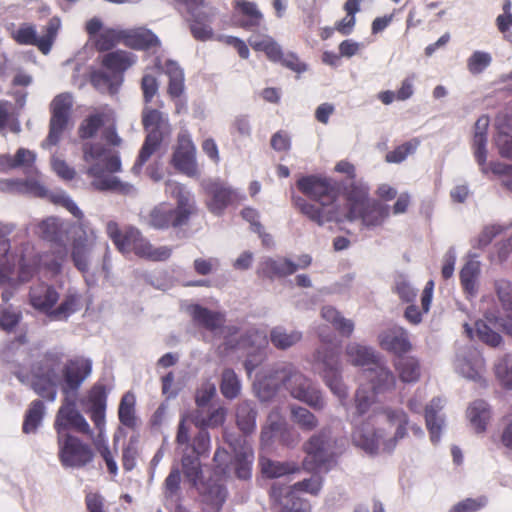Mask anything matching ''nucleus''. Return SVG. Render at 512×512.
Masks as SVG:
<instances>
[{"mask_svg": "<svg viewBox=\"0 0 512 512\" xmlns=\"http://www.w3.org/2000/svg\"><path fill=\"white\" fill-rule=\"evenodd\" d=\"M83 160L88 164L86 174L93 178L91 186L99 191L131 193L133 186L122 182L114 173L121 171L119 146L123 143L113 111H100L88 115L78 127Z\"/></svg>", "mask_w": 512, "mask_h": 512, "instance_id": "f257e3e1", "label": "nucleus"}, {"mask_svg": "<svg viewBox=\"0 0 512 512\" xmlns=\"http://www.w3.org/2000/svg\"><path fill=\"white\" fill-rule=\"evenodd\" d=\"M22 317V313L18 310H10V308L2 310V331L14 334L13 338L7 339L2 350V358L4 357L10 371L22 383H29L34 392L45 400L54 401L57 393V368L59 364H62L64 354L57 350H48L39 361L32 364L30 371H26L22 366H17L11 360V355L15 351H25L27 343L28 329L21 325Z\"/></svg>", "mask_w": 512, "mask_h": 512, "instance_id": "f03ea898", "label": "nucleus"}, {"mask_svg": "<svg viewBox=\"0 0 512 512\" xmlns=\"http://www.w3.org/2000/svg\"><path fill=\"white\" fill-rule=\"evenodd\" d=\"M54 430L58 444V457L63 467L83 468L95 459V449L77 434L95 439L93 428L77 409L74 400L63 403L54 419Z\"/></svg>", "mask_w": 512, "mask_h": 512, "instance_id": "7ed1b4c3", "label": "nucleus"}, {"mask_svg": "<svg viewBox=\"0 0 512 512\" xmlns=\"http://www.w3.org/2000/svg\"><path fill=\"white\" fill-rule=\"evenodd\" d=\"M385 422L390 426H396L393 437L383 442L384 451L388 453L393 451L398 441L404 439L407 434L409 416L404 410H401V408H382L370 414L361 425H358V427L354 428L352 431L354 444L363 448L367 453H377L379 443L386 434L380 425Z\"/></svg>", "mask_w": 512, "mask_h": 512, "instance_id": "20e7f679", "label": "nucleus"}, {"mask_svg": "<svg viewBox=\"0 0 512 512\" xmlns=\"http://www.w3.org/2000/svg\"><path fill=\"white\" fill-rule=\"evenodd\" d=\"M165 190L175 199V207L168 203L157 204L150 210L147 224L156 230L181 229L199 213L197 200L181 182L167 181Z\"/></svg>", "mask_w": 512, "mask_h": 512, "instance_id": "39448f33", "label": "nucleus"}, {"mask_svg": "<svg viewBox=\"0 0 512 512\" xmlns=\"http://www.w3.org/2000/svg\"><path fill=\"white\" fill-rule=\"evenodd\" d=\"M106 234L120 252H134L137 257L149 261H167L173 254L172 246H154L138 228H121L116 221H108Z\"/></svg>", "mask_w": 512, "mask_h": 512, "instance_id": "423d86ee", "label": "nucleus"}, {"mask_svg": "<svg viewBox=\"0 0 512 512\" xmlns=\"http://www.w3.org/2000/svg\"><path fill=\"white\" fill-rule=\"evenodd\" d=\"M346 354L352 364L361 365L365 368L361 372V377L372 383L374 392H384V390L395 387L396 378L394 373L387 368L386 364L371 347L351 343L346 347Z\"/></svg>", "mask_w": 512, "mask_h": 512, "instance_id": "0eeeda50", "label": "nucleus"}, {"mask_svg": "<svg viewBox=\"0 0 512 512\" xmlns=\"http://www.w3.org/2000/svg\"><path fill=\"white\" fill-rule=\"evenodd\" d=\"M275 377L280 379L282 384L297 400L304 401L317 411L325 407V401L319 389L315 388L309 378L295 368L294 364L286 363L275 371Z\"/></svg>", "mask_w": 512, "mask_h": 512, "instance_id": "6e6552de", "label": "nucleus"}, {"mask_svg": "<svg viewBox=\"0 0 512 512\" xmlns=\"http://www.w3.org/2000/svg\"><path fill=\"white\" fill-rule=\"evenodd\" d=\"M60 366L61 364H59L56 369L58 375L56 392H58V385L60 384L61 392L65 395L66 403H69V399L76 397L85 379L91 375L93 371V361L90 360V358L83 357V355L68 358L61 368L62 380L58 373Z\"/></svg>", "mask_w": 512, "mask_h": 512, "instance_id": "1a4fd4ad", "label": "nucleus"}, {"mask_svg": "<svg viewBox=\"0 0 512 512\" xmlns=\"http://www.w3.org/2000/svg\"><path fill=\"white\" fill-rule=\"evenodd\" d=\"M73 110V100L70 94L56 95L50 105V119L48 133L42 142V148H51L59 144L69 125Z\"/></svg>", "mask_w": 512, "mask_h": 512, "instance_id": "9d476101", "label": "nucleus"}, {"mask_svg": "<svg viewBox=\"0 0 512 512\" xmlns=\"http://www.w3.org/2000/svg\"><path fill=\"white\" fill-rule=\"evenodd\" d=\"M164 123L163 114L158 109L146 108L142 112V124L148 131L139 155L134 163L133 170L140 171L143 165L148 162L151 155L157 151L163 141L161 127Z\"/></svg>", "mask_w": 512, "mask_h": 512, "instance_id": "9b49d317", "label": "nucleus"}, {"mask_svg": "<svg viewBox=\"0 0 512 512\" xmlns=\"http://www.w3.org/2000/svg\"><path fill=\"white\" fill-rule=\"evenodd\" d=\"M297 188L322 207L334 204L341 193L339 182L321 175L302 176L297 180Z\"/></svg>", "mask_w": 512, "mask_h": 512, "instance_id": "f8f14e48", "label": "nucleus"}, {"mask_svg": "<svg viewBox=\"0 0 512 512\" xmlns=\"http://www.w3.org/2000/svg\"><path fill=\"white\" fill-rule=\"evenodd\" d=\"M316 358L323 364L322 375L331 392L345 401L348 389L341 377L340 347H324L316 351Z\"/></svg>", "mask_w": 512, "mask_h": 512, "instance_id": "ddd939ff", "label": "nucleus"}, {"mask_svg": "<svg viewBox=\"0 0 512 512\" xmlns=\"http://www.w3.org/2000/svg\"><path fill=\"white\" fill-rule=\"evenodd\" d=\"M95 250H100L104 255V263L109 254V245L99 242L98 235L93 229L83 231L76 235L72 241L71 259L76 268L81 272L89 271V263Z\"/></svg>", "mask_w": 512, "mask_h": 512, "instance_id": "4468645a", "label": "nucleus"}, {"mask_svg": "<svg viewBox=\"0 0 512 512\" xmlns=\"http://www.w3.org/2000/svg\"><path fill=\"white\" fill-rule=\"evenodd\" d=\"M171 164L180 173L186 174L189 177L197 176L199 173L196 146L188 131L179 132L172 152Z\"/></svg>", "mask_w": 512, "mask_h": 512, "instance_id": "2eb2a0df", "label": "nucleus"}, {"mask_svg": "<svg viewBox=\"0 0 512 512\" xmlns=\"http://www.w3.org/2000/svg\"><path fill=\"white\" fill-rule=\"evenodd\" d=\"M204 190L208 197L206 206L214 215H222L229 205L239 204L244 199V196L239 195L237 190L227 186L226 182L219 181V179L207 182Z\"/></svg>", "mask_w": 512, "mask_h": 512, "instance_id": "dca6fc26", "label": "nucleus"}, {"mask_svg": "<svg viewBox=\"0 0 512 512\" xmlns=\"http://www.w3.org/2000/svg\"><path fill=\"white\" fill-rule=\"evenodd\" d=\"M340 190L345 199L346 218L349 221H355V219L362 221L364 204L370 194L368 184L352 179L348 184H342Z\"/></svg>", "mask_w": 512, "mask_h": 512, "instance_id": "f3484780", "label": "nucleus"}, {"mask_svg": "<svg viewBox=\"0 0 512 512\" xmlns=\"http://www.w3.org/2000/svg\"><path fill=\"white\" fill-rule=\"evenodd\" d=\"M203 420H196V426H200V429L196 434H194L191 441L190 427H188L186 423L185 417L178 423V429L176 432V443L178 445H186L187 448L192 449L193 453L196 454L198 459L203 454H207L210 448V434L207 430L208 427H204L202 425Z\"/></svg>", "mask_w": 512, "mask_h": 512, "instance_id": "a211bd4d", "label": "nucleus"}, {"mask_svg": "<svg viewBox=\"0 0 512 512\" xmlns=\"http://www.w3.org/2000/svg\"><path fill=\"white\" fill-rule=\"evenodd\" d=\"M379 346L402 358L405 353L413 350V343L410 340L409 332L401 326L388 327L378 334Z\"/></svg>", "mask_w": 512, "mask_h": 512, "instance_id": "6ab92c4d", "label": "nucleus"}, {"mask_svg": "<svg viewBox=\"0 0 512 512\" xmlns=\"http://www.w3.org/2000/svg\"><path fill=\"white\" fill-rule=\"evenodd\" d=\"M88 407L86 413L94 423L97 437L100 439L105 429V415L107 407V389L105 385L96 383L91 387L87 397Z\"/></svg>", "mask_w": 512, "mask_h": 512, "instance_id": "aec40b11", "label": "nucleus"}, {"mask_svg": "<svg viewBox=\"0 0 512 512\" xmlns=\"http://www.w3.org/2000/svg\"><path fill=\"white\" fill-rule=\"evenodd\" d=\"M60 300V293L53 285L40 282L32 285L29 291V302L33 308L41 313H45L50 319H53L55 305Z\"/></svg>", "mask_w": 512, "mask_h": 512, "instance_id": "412c9836", "label": "nucleus"}, {"mask_svg": "<svg viewBox=\"0 0 512 512\" xmlns=\"http://www.w3.org/2000/svg\"><path fill=\"white\" fill-rule=\"evenodd\" d=\"M204 6V0H199L192 5H186L187 12L191 17L190 30L193 37L197 40H209L213 37V28L209 25L213 13L204 11Z\"/></svg>", "mask_w": 512, "mask_h": 512, "instance_id": "4be33fe9", "label": "nucleus"}, {"mask_svg": "<svg viewBox=\"0 0 512 512\" xmlns=\"http://www.w3.org/2000/svg\"><path fill=\"white\" fill-rule=\"evenodd\" d=\"M124 45L133 49H142V51H151L157 53L161 48V42L149 28L138 27L132 30H124Z\"/></svg>", "mask_w": 512, "mask_h": 512, "instance_id": "5701e85b", "label": "nucleus"}, {"mask_svg": "<svg viewBox=\"0 0 512 512\" xmlns=\"http://www.w3.org/2000/svg\"><path fill=\"white\" fill-rule=\"evenodd\" d=\"M307 453L306 462H312L313 468H322L331 460V453L328 449V437L325 431L313 434L304 444Z\"/></svg>", "mask_w": 512, "mask_h": 512, "instance_id": "b1692460", "label": "nucleus"}, {"mask_svg": "<svg viewBox=\"0 0 512 512\" xmlns=\"http://www.w3.org/2000/svg\"><path fill=\"white\" fill-rule=\"evenodd\" d=\"M154 68L158 71H164L169 76L167 93L171 98H179L185 91V73L177 62L168 59L163 65L162 59L156 56Z\"/></svg>", "mask_w": 512, "mask_h": 512, "instance_id": "393cba45", "label": "nucleus"}, {"mask_svg": "<svg viewBox=\"0 0 512 512\" xmlns=\"http://www.w3.org/2000/svg\"><path fill=\"white\" fill-rule=\"evenodd\" d=\"M136 62V56L126 50H115L102 56V67L110 70L117 79V93L123 81V74Z\"/></svg>", "mask_w": 512, "mask_h": 512, "instance_id": "a878e982", "label": "nucleus"}, {"mask_svg": "<svg viewBox=\"0 0 512 512\" xmlns=\"http://www.w3.org/2000/svg\"><path fill=\"white\" fill-rule=\"evenodd\" d=\"M297 271V265L286 257L272 259L267 257L258 265L257 275L261 278L287 277Z\"/></svg>", "mask_w": 512, "mask_h": 512, "instance_id": "bb28decb", "label": "nucleus"}, {"mask_svg": "<svg viewBox=\"0 0 512 512\" xmlns=\"http://www.w3.org/2000/svg\"><path fill=\"white\" fill-rule=\"evenodd\" d=\"M11 36L20 45H36L44 54L49 53L53 45L51 36L47 34L39 38L35 27L30 24L20 25L19 28L11 32Z\"/></svg>", "mask_w": 512, "mask_h": 512, "instance_id": "cd10ccee", "label": "nucleus"}, {"mask_svg": "<svg viewBox=\"0 0 512 512\" xmlns=\"http://www.w3.org/2000/svg\"><path fill=\"white\" fill-rule=\"evenodd\" d=\"M190 315L199 327L209 331L219 330L226 322L224 313L213 312V310H209V308L199 304L192 305Z\"/></svg>", "mask_w": 512, "mask_h": 512, "instance_id": "c85d7f7f", "label": "nucleus"}, {"mask_svg": "<svg viewBox=\"0 0 512 512\" xmlns=\"http://www.w3.org/2000/svg\"><path fill=\"white\" fill-rule=\"evenodd\" d=\"M490 118L488 115H481L474 124L473 149L476 162L485 165L487 161L488 126Z\"/></svg>", "mask_w": 512, "mask_h": 512, "instance_id": "c756f323", "label": "nucleus"}, {"mask_svg": "<svg viewBox=\"0 0 512 512\" xmlns=\"http://www.w3.org/2000/svg\"><path fill=\"white\" fill-rule=\"evenodd\" d=\"M390 215V208L380 201L370 200L369 196L363 207V215L361 221L367 227H376L381 225Z\"/></svg>", "mask_w": 512, "mask_h": 512, "instance_id": "7c9ffc66", "label": "nucleus"}, {"mask_svg": "<svg viewBox=\"0 0 512 512\" xmlns=\"http://www.w3.org/2000/svg\"><path fill=\"white\" fill-rule=\"evenodd\" d=\"M395 370L403 383H416L421 377V364L416 357L397 358L394 361Z\"/></svg>", "mask_w": 512, "mask_h": 512, "instance_id": "2f4dec72", "label": "nucleus"}, {"mask_svg": "<svg viewBox=\"0 0 512 512\" xmlns=\"http://www.w3.org/2000/svg\"><path fill=\"white\" fill-rule=\"evenodd\" d=\"M45 415L46 406L43 400H32L27 410L25 411L24 421L22 423V431L25 434L36 432L39 426H41Z\"/></svg>", "mask_w": 512, "mask_h": 512, "instance_id": "473e14b6", "label": "nucleus"}, {"mask_svg": "<svg viewBox=\"0 0 512 512\" xmlns=\"http://www.w3.org/2000/svg\"><path fill=\"white\" fill-rule=\"evenodd\" d=\"M440 399H432L430 404L425 408V422L430 432V439L437 443L441 439V431L443 427V419L439 416L441 410Z\"/></svg>", "mask_w": 512, "mask_h": 512, "instance_id": "72a5a7b5", "label": "nucleus"}, {"mask_svg": "<svg viewBox=\"0 0 512 512\" xmlns=\"http://www.w3.org/2000/svg\"><path fill=\"white\" fill-rule=\"evenodd\" d=\"M468 418L477 432H483L491 418L490 407L485 400H474L468 408Z\"/></svg>", "mask_w": 512, "mask_h": 512, "instance_id": "f704fd0d", "label": "nucleus"}, {"mask_svg": "<svg viewBox=\"0 0 512 512\" xmlns=\"http://www.w3.org/2000/svg\"><path fill=\"white\" fill-rule=\"evenodd\" d=\"M321 315L327 322H330L332 326L340 333L342 336H351L355 324L351 319L344 318L340 312H338L337 308L332 307V305H325L322 308Z\"/></svg>", "mask_w": 512, "mask_h": 512, "instance_id": "c9c22d12", "label": "nucleus"}, {"mask_svg": "<svg viewBox=\"0 0 512 512\" xmlns=\"http://www.w3.org/2000/svg\"><path fill=\"white\" fill-rule=\"evenodd\" d=\"M481 272L480 263L470 260L460 270V284L466 294L473 297L477 291V278Z\"/></svg>", "mask_w": 512, "mask_h": 512, "instance_id": "e433bc0d", "label": "nucleus"}, {"mask_svg": "<svg viewBox=\"0 0 512 512\" xmlns=\"http://www.w3.org/2000/svg\"><path fill=\"white\" fill-rule=\"evenodd\" d=\"M36 269L37 268L33 263H26L25 259H21L17 270V276L13 277L10 270H8L7 266L2 262V288L5 283L15 286L17 283H25V281L31 280Z\"/></svg>", "mask_w": 512, "mask_h": 512, "instance_id": "4c0bfd02", "label": "nucleus"}, {"mask_svg": "<svg viewBox=\"0 0 512 512\" xmlns=\"http://www.w3.org/2000/svg\"><path fill=\"white\" fill-rule=\"evenodd\" d=\"M234 8L244 15L243 26L245 28H255L260 26L263 21V14L258 9L255 2H249V0H234Z\"/></svg>", "mask_w": 512, "mask_h": 512, "instance_id": "58836bf2", "label": "nucleus"}, {"mask_svg": "<svg viewBox=\"0 0 512 512\" xmlns=\"http://www.w3.org/2000/svg\"><path fill=\"white\" fill-rule=\"evenodd\" d=\"M255 51H263L272 62H280L283 57V49L271 36H262L249 40Z\"/></svg>", "mask_w": 512, "mask_h": 512, "instance_id": "ea45409f", "label": "nucleus"}, {"mask_svg": "<svg viewBox=\"0 0 512 512\" xmlns=\"http://www.w3.org/2000/svg\"><path fill=\"white\" fill-rule=\"evenodd\" d=\"M120 42L125 45V30L105 28L97 35L94 46L97 51H107L109 53Z\"/></svg>", "mask_w": 512, "mask_h": 512, "instance_id": "a19ab883", "label": "nucleus"}, {"mask_svg": "<svg viewBox=\"0 0 512 512\" xmlns=\"http://www.w3.org/2000/svg\"><path fill=\"white\" fill-rule=\"evenodd\" d=\"M241 389V381L236 372L231 368L224 369L219 384V390L223 397L233 400V398H237L240 395Z\"/></svg>", "mask_w": 512, "mask_h": 512, "instance_id": "79ce46f5", "label": "nucleus"}, {"mask_svg": "<svg viewBox=\"0 0 512 512\" xmlns=\"http://www.w3.org/2000/svg\"><path fill=\"white\" fill-rule=\"evenodd\" d=\"M37 234L40 238L54 244L64 243V232L56 218H47L37 225Z\"/></svg>", "mask_w": 512, "mask_h": 512, "instance_id": "37998d69", "label": "nucleus"}, {"mask_svg": "<svg viewBox=\"0 0 512 512\" xmlns=\"http://www.w3.org/2000/svg\"><path fill=\"white\" fill-rule=\"evenodd\" d=\"M344 11L346 12L345 17L336 22L335 29L340 34L348 35L351 34L355 26L356 13L361 11V0H347L344 3Z\"/></svg>", "mask_w": 512, "mask_h": 512, "instance_id": "c03bdc74", "label": "nucleus"}, {"mask_svg": "<svg viewBox=\"0 0 512 512\" xmlns=\"http://www.w3.org/2000/svg\"><path fill=\"white\" fill-rule=\"evenodd\" d=\"M117 78L111 70H94L90 75V83L101 93L114 95L117 93Z\"/></svg>", "mask_w": 512, "mask_h": 512, "instance_id": "a18cd8bd", "label": "nucleus"}, {"mask_svg": "<svg viewBox=\"0 0 512 512\" xmlns=\"http://www.w3.org/2000/svg\"><path fill=\"white\" fill-rule=\"evenodd\" d=\"M135 403V396L131 392H126L119 402L118 416L120 423L128 428H136L137 426Z\"/></svg>", "mask_w": 512, "mask_h": 512, "instance_id": "49530a36", "label": "nucleus"}, {"mask_svg": "<svg viewBox=\"0 0 512 512\" xmlns=\"http://www.w3.org/2000/svg\"><path fill=\"white\" fill-rule=\"evenodd\" d=\"M257 411L249 402H241L236 409V422L241 431L248 434L256 428Z\"/></svg>", "mask_w": 512, "mask_h": 512, "instance_id": "de8ad7c7", "label": "nucleus"}, {"mask_svg": "<svg viewBox=\"0 0 512 512\" xmlns=\"http://www.w3.org/2000/svg\"><path fill=\"white\" fill-rule=\"evenodd\" d=\"M301 338L302 333L298 332V330H291V332H287L284 327H274L270 331V341L275 347L280 348L281 350L292 347V345L301 341Z\"/></svg>", "mask_w": 512, "mask_h": 512, "instance_id": "09e8293b", "label": "nucleus"}, {"mask_svg": "<svg viewBox=\"0 0 512 512\" xmlns=\"http://www.w3.org/2000/svg\"><path fill=\"white\" fill-rule=\"evenodd\" d=\"M261 472L268 477H280L284 474L296 473L299 467L294 462L273 461V459H261Z\"/></svg>", "mask_w": 512, "mask_h": 512, "instance_id": "8fccbe9b", "label": "nucleus"}, {"mask_svg": "<svg viewBox=\"0 0 512 512\" xmlns=\"http://www.w3.org/2000/svg\"><path fill=\"white\" fill-rule=\"evenodd\" d=\"M293 203L303 215H306L311 221L316 222V224L323 225L325 221H331V219H333L330 215L329 217H325L324 210L321 209V207L309 203V201L302 198V196H293Z\"/></svg>", "mask_w": 512, "mask_h": 512, "instance_id": "3c124183", "label": "nucleus"}, {"mask_svg": "<svg viewBox=\"0 0 512 512\" xmlns=\"http://www.w3.org/2000/svg\"><path fill=\"white\" fill-rule=\"evenodd\" d=\"M291 419L305 431H312L319 425V420L315 414L304 406H291Z\"/></svg>", "mask_w": 512, "mask_h": 512, "instance_id": "603ef678", "label": "nucleus"}, {"mask_svg": "<svg viewBox=\"0 0 512 512\" xmlns=\"http://www.w3.org/2000/svg\"><path fill=\"white\" fill-rule=\"evenodd\" d=\"M474 327L476 330V336L480 341L484 342V344H487L490 347H499V345L502 344L503 336L491 329L483 319H478V321L475 322Z\"/></svg>", "mask_w": 512, "mask_h": 512, "instance_id": "864d4df0", "label": "nucleus"}, {"mask_svg": "<svg viewBox=\"0 0 512 512\" xmlns=\"http://www.w3.org/2000/svg\"><path fill=\"white\" fill-rule=\"evenodd\" d=\"M494 289L500 305L505 314L512 309V282L508 279H497L494 282Z\"/></svg>", "mask_w": 512, "mask_h": 512, "instance_id": "5fc2aeb1", "label": "nucleus"}, {"mask_svg": "<svg viewBox=\"0 0 512 512\" xmlns=\"http://www.w3.org/2000/svg\"><path fill=\"white\" fill-rule=\"evenodd\" d=\"M294 484L285 495V502L282 504V512H311V504L308 500L298 497Z\"/></svg>", "mask_w": 512, "mask_h": 512, "instance_id": "6e6d98bb", "label": "nucleus"}, {"mask_svg": "<svg viewBox=\"0 0 512 512\" xmlns=\"http://www.w3.org/2000/svg\"><path fill=\"white\" fill-rule=\"evenodd\" d=\"M420 144L419 139H411L407 142L401 143L394 150L389 151L385 155L386 162L390 163H400L403 160L407 159L409 154H413L418 148Z\"/></svg>", "mask_w": 512, "mask_h": 512, "instance_id": "4d7b16f0", "label": "nucleus"}, {"mask_svg": "<svg viewBox=\"0 0 512 512\" xmlns=\"http://www.w3.org/2000/svg\"><path fill=\"white\" fill-rule=\"evenodd\" d=\"M235 474L239 479H249L252 475L253 453L239 452L236 453L233 460Z\"/></svg>", "mask_w": 512, "mask_h": 512, "instance_id": "13d9d810", "label": "nucleus"}, {"mask_svg": "<svg viewBox=\"0 0 512 512\" xmlns=\"http://www.w3.org/2000/svg\"><path fill=\"white\" fill-rule=\"evenodd\" d=\"M495 374L507 389L512 387V355L506 354L495 364Z\"/></svg>", "mask_w": 512, "mask_h": 512, "instance_id": "bf43d9fd", "label": "nucleus"}, {"mask_svg": "<svg viewBox=\"0 0 512 512\" xmlns=\"http://www.w3.org/2000/svg\"><path fill=\"white\" fill-rule=\"evenodd\" d=\"M79 305V296L77 294H66L64 300L55 307L52 312L54 320H64L67 317L71 316V314L77 311V307Z\"/></svg>", "mask_w": 512, "mask_h": 512, "instance_id": "052dcab7", "label": "nucleus"}, {"mask_svg": "<svg viewBox=\"0 0 512 512\" xmlns=\"http://www.w3.org/2000/svg\"><path fill=\"white\" fill-rule=\"evenodd\" d=\"M182 468L185 476L191 481L196 482L201 474V461L193 450L191 455L190 453H184L182 456Z\"/></svg>", "mask_w": 512, "mask_h": 512, "instance_id": "680f3d73", "label": "nucleus"}, {"mask_svg": "<svg viewBox=\"0 0 512 512\" xmlns=\"http://www.w3.org/2000/svg\"><path fill=\"white\" fill-rule=\"evenodd\" d=\"M491 61L492 57L490 53L476 50V52L472 53L468 58L467 66L469 72L472 74L483 73V71L489 67Z\"/></svg>", "mask_w": 512, "mask_h": 512, "instance_id": "e2e57ef3", "label": "nucleus"}, {"mask_svg": "<svg viewBox=\"0 0 512 512\" xmlns=\"http://www.w3.org/2000/svg\"><path fill=\"white\" fill-rule=\"evenodd\" d=\"M205 496L208 504L220 510L227 498V489L223 484H211L208 486Z\"/></svg>", "mask_w": 512, "mask_h": 512, "instance_id": "0e129e2a", "label": "nucleus"}, {"mask_svg": "<svg viewBox=\"0 0 512 512\" xmlns=\"http://www.w3.org/2000/svg\"><path fill=\"white\" fill-rule=\"evenodd\" d=\"M486 503V497L465 498L464 500L453 504L448 512H477V510L483 509Z\"/></svg>", "mask_w": 512, "mask_h": 512, "instance_id": "69168bd1", "label": "nucleus"}, {"mask_svg": "<svg viewBox=\"0 0 512 512\" xmlns=\"http://www.w3.org/2000/svg\"><path fill=\"white\" fill-rule=\"evenodd\" d=\"M372 392L367 391L364 386H360L355 393V405L356 411L359 415L366 414L368 412L371 403H373V395L375 391L371 385Z\"/></svg>", "mask_w": 512, "mask_h": 512, "instance_id": "338daca9", "label": "nucleus"}, {"mask_svg": "<svg viewBox=\"0 0 512 512\" xmlns=\"http://www.w3.org/2000/svg\"><path fill=\"white\" fill-rule=\"evenodd\" d=\"M216 392L217 389L215 383L211 382V380L203 382L201 387L196 390L195 400L197 406H206V404L212 400Z\"/></svg>", "mask_w": 512, "mask_h": 512, "instance_id": "774afa93", "label": "nucleus"}]
</instances>
